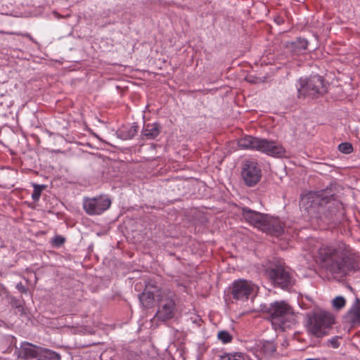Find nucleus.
<instances>
[{
	"instance_id": "25",
	"label": "nucleus",
	"mask_w": 360,
	"mask_h": 360,
	"mask_svg": "<svg viewBox=\"0 0 360 360\" xmlns=\"http://www.w3.org/2000/svg\"><path fill=\"white\" fill-rule=\"evenodd\" d=\"M221 360H245V357L242 353L226 354L221 356Z\"/></svg>"
},
{
	"instance_id": "4",
	"label": "nucleus",
	"mask_w": 360,
	"mask_h": 360,
	"mask_svg": "<svg viewBox=\"0 0 360 360\" xmlns=\"http://www.w3.org/2000/svg\"><path fill=\"white\" fill-rule=\"evenodd\" d=\"M243 219L258 229L268 234L279 236L283 233L281 221L269 214L260 213L248 207L241 209Z\"/></svg>"
},
{
	"instance_id": "1",
	"label": "nucleus",
	"mask_w": 360,
	"mask_h": 360,
	"mask_svg": "<svg viewBox=\"0 0 360 360\" xmlns=\"http://www.w3.org/2000/svg\"><path fill=\"white\" fill-rule=\"evenodd\" d=\"M300 207L311 220L317 222L336 224L340 222L345 215L343 205L335 198L332 185L325 189L310 191L302 195Z\"/></svg>"
},
{
	"instance_id": "19",
	"label": "nucleus",
	"mask_w": 360,
	"mask_h": 360,
	"mask_svg": "<svg viewBox=\"0 0 360 360\" xmlns=\"http://www.w3.org/2000/svg\"><path fill=\"white\" fill-rule=\"evenodd\" d=\"M139 126L134 123L129 127H122L120 128L117 132V136L122 140H129L132 139L138 132Z\"/></svg>"
},
{
	"instance_id": "3",
	"label": "nucleus",
	"mask_w": 360,
	"mask_h": 360,
	"mask_svg": "<svg viewBox=\"0 0 360 360\" xmlns=\"http://www.w3.org/2000/svg\"><path fill=\"white\" fill-rule=\"evenodd\" d=\"M260 308L275 328L284 330L295 323L292 308L285 301H275L269 304H263Z\"/></svg>"
},
{
	"instance_id": "11",
	"label": "nucleus",
	"mask_w": 360,
	"mask_h": 360,
	"mask_svg": "<svg viewBox=\"0 0 360 360\" xmlns=\"http://www.w3.org/2000/svg\"><path fill=\"white\" fill-rule=\"evenodd\" d=\"M110 199L105 195L85 198L83 202L84 210L90 215L102 214L110 207Z\"/></svg>"
},
{
	"instance_id": "6",
	"label": "nucleus",
	"mask_w": 360,
	"mask_h": 360,
	"mask_svg": "<svg viewBox=\"0 0 360 360\" xmlns=\"http://www.w3.org/2000/svg\"><path fill=\"white\" fill-rule=\"evenodd\" d=\"M334 323V317L328 311L319 309L309 316L307 328L310 333L317 338L326 335L327 329Z\"/></svg>"
},
{
	"instance_id": "12",
	"label": "nucleus",
	"mask_w": 360,
	"mask_h": 360,
	"mask_svg": "<svg viewBox=\"0 0 360 360\" xmlns=\"http://www.w3.org/2000/svg\"><path fill=\"white\" fill-rule=\"evenodd\" d=\"M165 288H159L157 285H147L142 293L139 295L141 305L145 308H151L155 301L158 302V294Z\"/></svg>"
},
{
	"instance_id": "32",
	"label": "nucleus",
	"mask_w": 360,
	"mask_h": 360,
	"mask_svg": "<svg viewBox=\"0 0 360 360\" xmlns=\"http://www.w3.org/2000/svg\"><path fill=\"white\" fill-rule=\"evenodd\" d=\"M245 360H251V359H245Z\"/></svg>"
},
{
	"instance_id": "14",
	"label": "nucleus",
	"mask_w": 360,
	"mask_h": 360,
	"mask_svg": "<svg viewBox=\"0 0 360 360\" xmlns=\"http://www.w3.org/2000/svg\"><path fill=\"white\" fill-rule=\"evenodd\" d=\"M40 347L29 342H23L20 348H16L15 354L22 360H38Z\"/></svg>"
},
{
	"instance_id": "9",
	"label": "nucleus",
	"mask_w": 360,
	"mask_h": 360,
	"mask_svg": "<svg viewBox=\"0 0 360 360\" xmlns=\"http://www.w3.org/2000/svg\"><path fill=\"white\" fill-rule=\"evenodd\" d=\"M230 288L232 297L234 300L245 302L255 292L256 286L250 281L238 279L232 283Z\"/></svg>"
},
{
	"instance_id": "29",
	"label": "nucleus",
	"mask_w": 360,
	"mask_h": 360,
	"mask_svg": "<svg viewBox=\"0 0 360 360\" xmlns=\"http://www.w3.org/2000/svg\"><path fill=\"white\" fill-rule=\"evenodd\" d=\"M65 239L64 237L61 236H56L53 238L52 243L54 246L60 247L65 243Z\"/></svg>"
},
{
	"instance_id": "15",
	"label": "nucleus",
	"mask_w": 360,
	"mask_h": 360,
	"mask_svg": "<svg viewBox=\"0 0 360 360\" xmlns=\"http://www.w3.org/2000/svg\"><path fill=\"white\" fill-rule=\"evenodd\" d=\"M308 45L309 41L307 39L298 37L295 41L288 43L286 47L293 55L299 56L305 53Z\"/></svg>"
},
{
	"instance_id": "27",
	"label": "nucleus",
	"mask_w": 360,
	"mask_h": 360,
	"mask_svg": "<svg viewBox=\"0 0 360 360\" xmlns=\"http://www.w3.org/2000/svg\"><path fill=\"white\" fill-rule=\"evenodd\" d=\"M339 150L345 154H349L353 151L352 145L349 143H341L338 146Z\"/></svg>"
},
{
	"instance_id": "7",
	"label": "nucleus",
	"mask_w": 360,
	"mask_h": 360,
	"mask_svg": "<svg viewBox=\"0 0 360 360\" xmlns=\"http://www.w3.org/2000/svg\"><path fill=\"white\" fill-rule=\"evenodd\" d=\"M158 307L155 317L162 321H166L174 317L176 306V294L168 288H165L158 294Z\"/></svg>"
},
{
	"instance_id": "2",
	"label": "nucleus",
	"mask_w": 360,
	"mask_h": 360,
	"mask_svg": "<svg viewBox=\"0 0 360 360\" xmlns=\"http://www.w3.org/2000/svg\"><path fill=\"white\" fill-rule=\"evenodd\" d=\"M317 254L321 266L336 276H345L358 267L350 248L342 242L322 245Z\"/></svg>"
},
{
	"instance_id": "17",
	"label": "nucleus",
	"mask_w": 360,
	"mask_h": 360,
	"mask_svg": "<svg viewBox=\"0 0 360 360\" xmlns=\"http://www.w3.org/2000/svg\"><path fill=\"white\" fill-rule=\"evenodd\" d=\"M161 127L158 123H148L145 124L142 131V139L153 140L155 139L160 133Z\"/></svg>"
},
{
	"instance_id": "30",
	"label": "nucleus",
	"mask_w": 360,
	"mask_h": 360,
	"mask_svg": "<svg viewBox=\"0 0 360 360\" xmlns=\"http://www.w3.org/2000/svg\"><path fill=\"white\" fill-rule=\"evenodd\" d=\"M16 288L22 293L26 294L27 292V288L22 283H18Z\"/></svg>"
},
{
	"instance_id": "10",
	"label": "nucleus",
	"mask_w": 360,
	"mask_h": 360,
	"mask_svg": "<svg viewBox=\"0 0 360 360\" xmlns=\"http://www.w3.org/2000/svg\"><path fill=\"white\" fill-rule=\"evenodd\" d=\"M241 175L248 186H255L261 179L262 169L255 160H246L243 162Z\"/></svg>"
},
{
	"instance_id": "22",
	"label": "nucleus",
	"mask_w": 360,
	"mask_h": 360,
	"mask_svg": "<svg viewBox=\"0 0 360 360\" xmlns=\"http://www.w3.org/2000/svg\"><path fill=\"white\" fill-rule=\"evenodd\" d=\"M261 349L266 355H271L276 352V346L272 342L266 341L263 343Z\"/></svg>"
},
{
	"instance_id": "23",
	"label": "nucleus",
	"mask_w": 360,
	"mask_h": 360,
	"mask_svg": "<svg viewBox=\"0 0 360 360\" xmlns=\"http://www.w3.org/2000/svg\"><path fill=\"white\" fill-rule=\"evenodd\" d=\"M217 338L224 344L231 342L233 339L232 335L226 330L219 331L218 333Z\"/></svg>"
},
{
	"instance_id": "28",
	"label": "nucleus",
	"mask_w": 360,
	"mask_h": 360,
	"mask_svg": "<svg viewBox=\"0 0 360 360\" xmlns=\"http://www.w3.org/2000/svg\"><path fill=\"white\" fill-rule=\"evenodd\" d=\"M340 339L341 337L340 336H334L330 340H328V343L333 348H338L340 345Z\"/></svg>"
},
{
	"instance_id": "16",
	"label": "nucleus",
	"mask_w": 360,
	"mask_h": 360,
	"mask_svg": "<svg viewBox=\"0 0 360 360\" xmlns=\"http://www.w3.org/2000/svg\"><path fill=\"white\" fill-rule=\"evenodd\" d=\"M345 319L352 326L360 324V299L356 298L355 302L345 315Z\"/></svg>"
},
{
	"instance_id": "13",
	"label": "nucleus",
	"mask_w": 360,
	"mask_h": 360,
	"mask_svg": "<svg viewBox=\"0 0 360 360\" xmlns=\"http://www.w3.org/2000/svg\"><path fill=\"white\" fill-rule=\"evenodd\" d=\"M258 151L276 158H281L285 153V150L281 144L264 139H261Z\"/></svg>"
},
{
	"instance_id": "21",
	"label": "nucleus",
	"mask_w": 360,
	"mask_h": 360,
	"mask_svg": "<svg viewBox=\"0 0 360 360\" xmlns=\"http://www.w3.org/2000/svg\"><path fill=\"white\" fill-rule=\"evenodd\" d=\"M11 305L15 309V313L16 314H19L20 316H24L26 314L23 304L20 300L14 298L12 299Z\"/></svg>"
},
{
	"instance_id": "31",
	"label": "nucleus",
	"mask_w": 360,
	"mask_h": 360,
	"mask_svg": "<svg viewBox=\"0 0 360 360\" xmlns=\"http://www.w3.org/2000/svg\"><path fill=\"white\" fill-rule=\"evenodd\" d=\"M305 360H326V359L323 358H317V359H307Z\"/></svg>"
},
{
	"instance_id": "5",
	"label": "nucleus",
	"mask_w": 360,
	"mask_h": 360,
	"mask_svg": "<svg viewBox=\"0 0 360 360\" xmlns=\"http://www.w3.org/2000/svg\"><path fill=\"white\" fill-rule=\"evenodd\" d=\"M297 88L299 98L306 96L317 97L324 95L328 91L327 83L320 75L300 78Z\"/></svg>"
},
{
	"instance_id": "20",
	"label": "nucleus",
	"mask_w": 360,
	"mask_h": 360,
	"mask_svg": "<svg viewBox=\"0 0 360 360\" xmlns=\"http://www.w3.org/2000/svg\"><path fill=\"white\" fill-rule=\"evenodd\" d=\"M60 354L49 349L40 347L38 360H60Z\"/></svg>"
},
{
	"instance_id": "18",
	"label": "nucleus",
	"mask_w": 360,
	"mask_h": 360,
	"mask_svg": "<svg viewBox=\"0 0 360 360\" xmlns=\"http://www.w3.org/2000/svg\"><path fill=\"white\" fill-rule=\"evenodd\" d=\"M261 139L252 136H246L239 139L238 144L242 149H250L258 150Z\"/></svg>"
},
{
	"instance_id": "8",
	"label": "nucleus",
	"mask_w": 360,
	"mask_h": 360,
	"mask_svg": "<svg viewBox=\"0 0 360 360\" xmlns=\"http://www.w3.org/2000/svg\"><path fill=\"white\" fill-rule=\"evenodd\" d=\"M266 274L275 285L283 289L290 288L294 283L291 274L282 265L267 269Z\"/></svg>"
},
{
	"instance_id": "24",
	"label": "nucleus",
	"mask_w": 360,
	"mask_h": 360,
	"mask_svg": "<svg viewBox=\"0 0 360 360\" xmlns=\"http://www.w3.org/2000/svg\"><path fill=\"white\" fill-rule=\"evenodd\" d=\"M333 307L337 310L342 309L346 304V300L342 296H338L332 301Z\"/></svg>"
},
{
	"instance_id": "26",
	"label": "nucleus",
	"mask_w": 360,
	"mask_h": 360,
	"mask_svg": "<svg viewBox=\"0 0 360 360\" xmlns=\"http://www.w3.org/2000/svg\"><path fill=\"white\" fill-rule=\"evenodd\" d=\"M33 187H34V191L32 193V198L34 201H37V200H39L41 193V191L45 188V186L43 185H39V184H34Z\"/></svg>"
}]
</instances>
